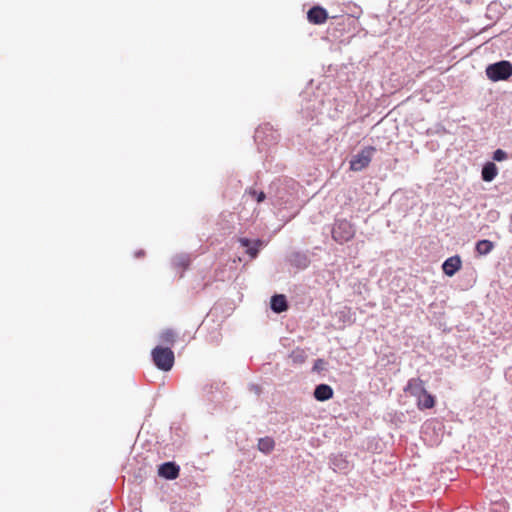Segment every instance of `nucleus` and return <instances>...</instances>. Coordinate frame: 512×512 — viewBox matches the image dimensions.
<instances>
[{
    "label": "nucleus",
    "instance_id": "10",
    "mask_svg": "<svg viewBox=\"0 0 512 512\" xmlns=\"http://www.w3.org/2000/svg\"><path fill=\"white\" fill-rule=\"evenodd\" d=\"M333 389L327 384H320L314 390V397L318 401H326L332 398Z\"/></svg>",
    "mask_w": 512,
    "mask_h": 512
},
{
    "label": "nucleus",
    "instance_id": "18",
    "mask_svg": "<svg viewBox=\"0 0 512 512\" xmlns=\"http://www.w3.org/2000/svg\"><path fill=\"white\" fill-rule=\"evenodd\" d=\"M493 159L495 161H503V160H506L507 159V153L502 150V149H497L494 153H493Z\"/></svg>",
    "mask_w": 512,
    "mask_h": 512
},
{
    "label": "nucleus",
    "instance_id": "11",
    "mask_svg": "<svg viewBox=\"0 0 512 512\" xmlns=\"http://www.w3.org/2000/svg\"><path fill=\"white\" fill-rule=\"evenodd\" d=\"M271 309L276 313L286 311L288 309L286 297L282 294L272 296Z\"/></svg>",
    "mask_w": 512,
    "mask_h": 512
},
{
    "label": "nucleus",
    "instance_id": "15",
    "mask_svg": "<svg viewBox=\"0 0 512 512\" xmlns=\"http://www.w3.org/2000/svg\"><path fill=\"white\" fill-rule=\"evenodd\" d=\"M493 248L494 244L490 240H480L476 244V251L479 255H486L490 253Z\"/></svg>",
    "mask_w": 512,
    "mask_h": 512
},
{
    "label": "nucleus",
    "instance_id": "6",
    "mask_svg": "<svg viewBox=\"0 0 512 512\" xmlns=\"http://www.w3.org/2000/svg\"><path fill=\"white\" fill-rule=\"evenodd\" d=\"M180 468L174 462H166L160 465L158 474L168 480H174L179 476Z\"/></svg>",
    "mask_w": 512,
    "mask_h": 512
},
{
    "label": "nucleus",
    "instance_id": "5",
    "mask_svg": "<svg viewBox=\"0 0 512 512\" xmlns=\"http://www.w3.org/2000/svg\"><path fill=\"white\" fill-rule=\"evenodd\" d=\"M328 18L327 11L320 7L314 6L307 13V19L310 23L320 25L326 22Z\"/></svg>",
    "mask_w": 512,
    "mask_h": 512
},
{
    "label": "nucleus",
    "instance_id": "4",
    "mask_svg": "<svg viewBox=\"0 0 512 512\" xmlns=\"http://www.w3.org/2000/svg\"><path fill=\"white\" fill-rule=\"evenodd\" d=\"M376 148L373 146H367L363 148L359 153L354 155L350 160V169L352 171H361L369 166Z\"/></svg>",
    "mask_w": 512,
    "mask_h": 512
},
{
    "label": "nucleus",
    "instance_id": "3",
    "mask_svg": "<svg viewBox=\"0 0 512 512\" xmlns=\"http://www.w3.org/2000/svg\"><path fill=\"white\" fill-rule=\"evenodd\" d=\"M354 235V225L345 219L339 220L332 230V238L340 244L350 241Z\"/></svg>",
    "mask_w": 512,
    "mask_h": 512
},
{
    "label": "nucleus",
    "instance_id": "17",
    "mask_svg": "<svg viewBox=\"0 0 512 512\" xmlns=\"http://www.w3.org/2000/svg\"><path fill=\"white\" fill-rule=\"evenodd\" d=\"M248 194L251 197L255 198L258 203L264 201L265 198H266V195H265V193L263 191L258 192L256 190H249Z\"/></svg>",
    "mask_w": 512,
    "mask_h": 512
},
{
    "label": "nucleus",
    "instance_id": "16",
    "mask_svg": "<svg viewBox=\"0 0 512 512\" xmlns=\"http://www.w3.org/2000/svg\"><path fill=\"white\" fill-rule=\"evenodd\" d=\"M159 339L164 344L173 345L176 341V333L172 329H166L159 335Z\"/></svg>",
    "mask_w": 512,
    "mask_h": 512
},
{
    "label": "nucleus",
    "instance_id": "2",
    "mask_svg": "<svg viewBox=\"0 0 512 512\" xmlns=\"http://www.w3.org/2000/svg\"><path fill=\"white\" fill-rule=\"evenodd\" d=\"M486 75L494 82L507 80L512 76V64L506 60L490 64L486 68Z\"/></svg>",
    "mask_w": 512,
    "mask_h": 512
},
{
    "label": "nucleus",
    "instance_id": "12",
    "mask_svg": "<svg viewBox=\"0 0 512 512\" xmlns=\"http://www.w3.org/2000/svg\"><path fill=\"white\" fill-rule=\"evenodd\" d=\"M417 406L419 409H431L435 405L434 397L426 390L421 396L417 397Z\"/></svg>",
    "mask_w": 512,
    "mask_h": 512
},
{
    "label": "nucleus",
    "instance_id": "13",
    "mask_svg": "<svg viewBox=\"0 0 512 512\" xmlns=\"http://www.w3.org/2000/svg\"><path fill=\"white\" fill-rule=\"evenodd\" d=\"M498 169L495 163L487 162L482 169V179L486 182H491L497 176Z\"/></svg>",
    "mask_w": 512,
    "mask_h": 512
},
{
    "label": "nucleus",
    "instance_id": "14",
    "mask_svg": "<svg viewBox=\"0 0 512 512\" xmlns=\"http://www.w3.org/2000/svg\"><path fill=\"white\" fill-rule=\"evenodd\" d=\"M257 447L259 451L268 454L274 449L275 442L273 438L266 436L259 439Z\"/></svg>",
    "mask_w": 512,
    "mask_h": 512
},
{
    "label": "nucleus",
    "instance_id": "7",
    "mask_svg": "<svg viewBox=\"0 0 512 512\" xmlns=\"http://www.w3.org/2000/svg\"><path fill=\"white\" fill-rule=\"evenodd\" d=\"M404 391L411 396L419 397L426 391L424 381L420 378H412L408 381Z\"/></svg>",
    "mask_w": 512,
    "mask_h": 512
},
{
    "label": "nucleus",
    "instance_id": "8",
    "mask_svg": "<svg viewBox=\"0 0 512 512\" xmlns=\"http://www.w3.org/2000/svg\"><path fill=\"white\" fill-rule=\"evenodd\" d=\"M461 263L459 256H452L443 263V272L451 277L461 268Z\"/></svg>",
    "mask_w": 512,
    "mask_h": 512
},
{
    "label": "nucleus",
    "instance_id": "1",
    "mask_svg": "<svg viewBox=\"0 0 512 512\" xmlns=\"http://www.w3.org/2000/svg\"><path fill=\"white\" fill-rule=\"evenodd\" d=\"M151 356L155 366L162 371H170L175 362L174 352L169 347L156 346Z\"/></svg>",
    "mask_w": 512,
    "mask_h": 512
},
{
    "label": "nucleus",
    "instance_id": "9",
    "mask_svg": "<svg viewBox=\"0 0 512 512\" xmlns=\"http://www.w3.org/2000/svg\"><path fill=\"white\" fill-rule=\"evenodd\" d=\"M239 242H240V244L243 247L247 248L246 253L251 258H256L257 257L258 252H259V248L262 246V241L261 240L254 241L253 245H251V241L249 239H247V238H240Z\"/></svg>",
    "mask_w": 512,
    "mask_h": 512
}]
</instances>
